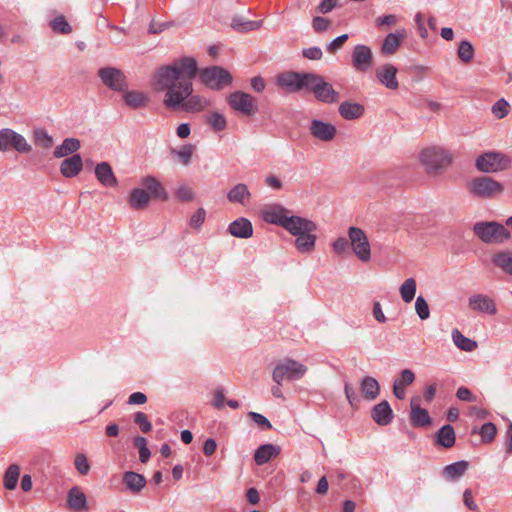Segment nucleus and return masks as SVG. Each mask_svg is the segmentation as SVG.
<instances>
[{
  "label": "nucleus",
  "instance_id": "obj_1",
  "mask_svg": "<svg viewBox=\"0 0 512 512\" xmlns=\"http://www.w3.org/2000/svg\"><path fill=\"white\" fill-rule=\"evenodd\" d=\"M198 64L193 57H182L169 65L159 67L153 84L157 91H166L163 103L169 109H183L186 112L201 111L207 102L199 95H193L192 80L198 74Z\"/></svg>",
  "mask_w": 512,
  "mask_h": 512
},
{
  "label": "nucleus",
  "instance_id": "obj_2",
  "mask_svg": "<svg viewBox=\"0 0 512 512\" xmlns=\"http://www.w3.org/2000/svg\"><path fill=\"white\" fill-rule=\"evenodd\" d=\"M143 188H134L128 197V204L133 210H144L150 200L167 201L169 195L163 185L154 176L147 175L141 179Z\"/></svg>",
  "mask_w": 512,
  "mask_h": 512
},
{
  "label": "nucleus",
  "instance_id": "obj_3",
  "mask_svg": "<svg viewBox=\"0 0 512 512\" xmlns=\"http://www.w3.org/2000/svg\"><path fill=\"white\" fill-rule=\"evenodd\" d=\"M474 234L486 244H501L511 238L504 225L496 221H480L473 225Z\"/></svg>",
  "mask_w": 512,
  "mask_h": 512
},
{
  "label": "nucleus",
  "instance_id": "obj_4",
  "mask_svg": "<svg viewBox=\"0 0 512 512\" xmlns=\"http://www.w3.org/2000/svg\"><path fill=\"white\" fill-rule=\"evenodd\" d=\"M307 371V366L292 358L286 357L275 365L272 373V379L276 384L281 385L284 380H300Z\"/></svg>",
  "mask_w": 512,
  "mask_h": 512
},
{
  "label": "nucleus",
  "instance_id": "obj_5",
  "mask_svg": "<svg viewBox=\"0 0 512 512\" xmlns=\"http://www.w3.org/2000/svg\"><path fill=\"white\" fill-rule=\"evenodd\" d=\"M201 82L208 88L220 91L230 86L233 81L231 73L222 66H210L203 68L199 74Z\"/></svg>",
  "mask_w": 512,
  "mask_h": 512
},
{
  "label": "nucleus",
  "instance_id": "obj_6",
  "mask_svg": "<svg viewBox=\"0 0 512 512\" xmlns=\"http://www.w3.org/2000/svg\"><path fill=\"white\" fill-rule=\"evenodd\" d=\"M306 90L312 92L317 101L325 104L336 103L340 98L339 93L333 86L316 73H311Z\"/></svg>",
  "mask_w": 512,
  "mask_h": 512
},
{
  "label": "nucleus",
  "instance_id": "obj_7",
  "mask_svg": "<svg viewBox=\"0 0 512 512\" xmlns=\"http://www.w3.org/2000/svg\"><path fill=\"white\" fill-rule=\"evenodd\" d=\"M469 192L478 198H491L504 190L503 185L489 176H479L467 184Z\"/></svg>",
  "mask_w": 512,
  "mask_h": 512
},
{
  "label": "nucleus",
  "instance_id": "obj_8",
  "mask_svg": "<svg viewBox=\"0 0 512 512\" xmlns=\"http://www.w3.org/2000/svg\"><path fill=\"white\" fill-rule=\"evenodd\" d=\"M511 160L501 152H485L477 157L476 168L483 173H494L503 171L509 167Z\"/></svg>",
  "mask_w": 512,
  "mask_h": 512
},
{
  "label": "nucleus",
  "instance_id": "obj_9",
  "mask_svg": "<svg viewBox=\"0 0 512 512\" xmlns=\"http://www.w3.org/2000/svg\"><path fill=\"white\" fill-rule=\"evenodd\" d=\"M311 78V72L286 71L276 77V84L289 93L306 89Z\"/></svg>",
  "mask_w": 512,
  "mask_h": 512
},
{
  "label": "nucleus",
  "instance_id": "obj_10",
  "mask_svg": "<svg viewBox=\"0 0 512 512\" xmlns=\"http://www.w3.org/2000/svg\"><path fill=\"white\" fill-rule=\"evenodd\" d=\"M11 149L18 153H30L32 146L20 133L10 128H3L0 130V151L7 152Z\"/></svg>",
  "mask_w": 512,
  "mask_h": 512
},
{
  "label": "nucleus",
  "instance_id": "obj_11",
  "mask_svg": "<svg viewBox=\"0 0 512 512\" xmlns=\"http://www.w3.org/2000/svg\"><path fill=\"white\" fill-rule=\"evenodd\" d=\"M420 160L429 173L437 172L451 163L447 151L438 147L424 149L420 154Z\"/></svg>",
  "mask_w": 512,
  "mask_h": 512
},
{
  "label": "nucleus",
  "instance_id": "obj_12",
  "mask_svg": "<svg viewBox=\"0 0 512 512\" xmlns=\"http://www.w3.org/2000/svg\"><path fill=\"white\" fill-rule=\"evenodd\" d=\"M348 237L353 253L360 261L368 262L371 258V248L364 230L352 226L348 229Z\"/></svg>",
  "mask_w": 512,
  "mask_h": 512
},
{
  "label": "nucleus",
  "instance_id": "obj_13",
  "mask_svg": "<svg viewBox=\"0 0 512 512\" xmlns=\"http://www.w3.org/2000/svg\"><path fill=\"white\" fill-rule=\"evenodd\" d=\"M229 106L242 115L253 116L258 107L253 96L243 91H235L227 97Z\"/></svg>",
  "mask_w": 512,
  "mask_h": 512
},
{
  "label": "nucleus",
  "instance_id": "obj_14",
  "mask_svg": "<svg viewBox=\"0 0 512 512\" xmlns=\"http://www.w3.org/2000/svg\"><path fill=\"white\" fill-rule=\"evenodd\" d=\"M98 77L106 87L113 91L124 92L128 87L125 74L118 68H100L98 70Z\"/></svg>",
  "mask_w": 512,
  "mask_h": 512
},
{
  "label": "nucleus",
  "instance_id": "obj_15",
  "mask_svg": "<svg viewBox=\"0 0 512 512\" xmlns=\"http://www.w3.org/2000/svg\"><path fill=\"white\" fill-rule=\"evenodd\" d=\"M468 306L471 310L486 313L488 315H495L497 313V306L495 301L488 295L477 293L468 298Z\"/></svg>",
  "mask_w": 512,
  "mask_h": 512
},
{
  "label": "nucleus",
  "instance_id": "obj_16",
  "mask_svg": "<svg viewBox=\"0 0 512 512\" xmlns=\"http://www.w3.org/2000/svg\"><path fill=\"white\" fill-rule=\"evenodd\" d=\"M285 221L283 228L294 236H298L304 232H315L317 230L315 222L300 216L291 215L290 218Z\"/></svg>",
  "mask_w": 512,
  "mask_h": 512
},
{
  "label": "nucleus",
  "instance_id": "obj_17",
  "mask_svg": "<svg viewBox=\"0 0 512 512\" xmlns=\"http://www.w3.org/2000/svg\"><path fill=\"white\" fill-rule=\"evenodd\" d=\"M351 58L357 71H366L372 64V51L367 45L358 44L354 47Z\"/></svg>",
  "mask_w": 512,
  "mask_h": 512
},
{
  "label": "nucleus",
  "instance_id": "obj_18",
  "mask_svg": "<svg viewBox=\"0 0 512 512\" xmlns=\"http://www.w3.org/2000/svg\"><path fill=\"white\" fill-rule=\"evenodd\" d=\"M290 211L280 204L266 206L262 211L263 219L270 224L283 227L286 219L290 218Z\"/></svg>",
  "mask_w": 512,
  "mask_h": 512
},
{
  "label": "nucleus",
  "instance_id": "obj_19",
  "mask_svg": "<svg viewBox=\"0 0 512 512\" xmlns=\"http://www.w3.org/2000/svg\"><path fill=\"white\" fill-rule=\"evenodd\" d=\"M309 130L313 137L325 142L333 140L337 133L334 125L318 119L311 121Z\"/></svg>",
  "mask_w": 512,
  "mask_h": 512
},
{
  "label": "nucleus",
  "instance_id": "obj_20",
  "mask_svg": "<svg viewBox=\"0 0 512 512\" xmlns=\"http://www.w3.org/2000/svg\"><path fill=\"white\" fill-rule=\"evenodd\" d=\"M393 417V410L386 400L374 405L371 409V418L380 426L389 425L392 422Z\"/></svg>",
  "mask_w": 512,
  "mask_h": 512
},
{
  "label": "nucleus",
  "instance_id": "obj_21",
  "mask_svg": "<svg viewBox=\"0 0 512 512\" xmlns=\"http://www.w3.org/2000/svg\"><path fill=\"white\" fill-rule=\"evenodd\" d=\"M398 69L392 64H385L376 71L378 81L386 88L395 90L399 87L397 81Z\"/></svg>",
  "mask_w": 512,
  "mask_h": 512
},
{
  "label": "nucleus",
  "instance_id": "obj_22",
  "mask_svg": "<svg viewBox=\"0 0 512 512\" xmlns=\"http://www.w3.org/2000/svg\"><path fill=\"white\" fill-rule=\"evenodd\" d=\"M410 422L413 427H425L432 423L428 411L420 407L418 398L411 399Z\"/></svg>",
  "mask_w": 512,
  "mask_h": 512
},
{
  "label": "nucleus",
  "instance_id": "obj_23",
  "mask_svg": "<svg viewBox=\"0 0 512 512\" xmlns=\"http://www.w3.org/2000/svg\"><path fill=\"white\" fill-rule=\"evenodd\" d=\"M407 33L405 29L396 30L393 33H389L381 46V52L384 55H393L400 47L403 40L406 38Z\"/></svg>",
  "mask_w": 512,
  "mask_h": 512
},
{
  "label": "nucleus",
  "instance_id": "obj_24",
  "mask_svg": "<svg viewBox=\"0 0 512 512\" xmlns=\"http://www.w3.org/2000/svg\"><path fill=\"white\" fill-rule=\"evenodd\" d=\"M83 169L82 157L79 154L65 158L60 164V172L66 178L76 177Z\"/></svg>",
  "mask_w": 512,
  "mask_h": 512
},
{
  "label": "nucleus",
  "instance_id": "obj_25",
  "mask_svg": "<svg viewBox=\"0 0 512 512\" xmlns=\"http://www.w3.org/2000/svg\"><path fill=\"white\" fill-rule=\"evenodd\" d=\"M415 381V374L410 369H404L400 373V377L393 382V394L397 399L403 400L406 396V386L411 385Z\"/></svg>",
  "mask_w": 512,
  "mask_h": 512
},
{
  "label": "nucleus",
  "instance_id": "obj_26",
  "mask_svg": "<svg viewBox=\"0 0 512 512\" xmlns=\"http://www.w3.org/2000/svg\"><path fill=\"white\" fill-rule=\"evenodd\" d=\"M228 231L234 237L247 239L253 234V226L247 218L240 217L229 224Z\"/></svg>",
  "mask_w": 512,
  "mask_h": 512
},
{
  "label": "nucleus",
  "instance_id": "obj_27",
  "mask_svg": "<svg viewBox=\"0 0 512 512\" xmlns=\"http://www.w3.org/2000/svg\"><path fill=\"white\" fill-rule=\"evenodd\" d=\"M95 176L105 187H115L118 183L112 167L108 162H101L96 165Z\"/></svg>",
  "mask_w": 512,
  "mask_h": 512
},
{
  "label": "nucleus",
  "instance_id": "obj_28",
  "mask_svg": "<svg viewBox=\"0 0 512 512\" xmlns=\"http://www.w3.org/2000/svg\"><path fill=\"white\" fill-rule=\"evenodd\" d=\"M338 112L345 120H356L363 116L365 108L360 103L344 101L339 105Z\"/></svg>",
  "mask_w": 512,
  "mask_h": 512
},
{
  "label": "nucleus",
  "instance_id": "obj_29",
  "mask_svg": "<svg viewBox=\"0 0 512 512\" xmlns=\"http://www.w3.org/2000/svg\"><path fill=\"white\" fill-rule=\"evenodd\" d=\"M123 483L130 492L138 494L146 486L147 480L142 474L126 471L123 474Z\"/></svg>",
  "mask_w": 512,
  "mask_h": 512
},
{
  "label": "nucleus",
  "instance_id": "obj_30",
  "mask_svg": "<svg viewBox=\"0 0 512 512\" xmlns=\"http://www.w3.org/2000/svg\"><path fill=\"white\" fill-rule=\"evenodd\" d=\"M360 391L362 396L367 400H375L380 394L379 382L371 376H365L360 381Z\"/></svg>",
  "mask_w": 512,
  "mask_h": 512
},
{
  "label": "nucleus",
  "instance_id": "obj_31",
  "mask_svg": "<svg viewBox=\"0 0 512 512\" xmlns=\"http://www.w3.org/2000/svg\"><path fill=\"white\" fill-rule=\"evenodd\" d=\"M280 447L274 444H263L254 453V461L257 465H264L280 453Z\"/></svg>",
  "mask_w": 512,
  "mask_h": 512
},
{
  "label": "nucleus",
  "instance_id": "obj_32",
  "mask_svg": "<svg viewBox=\"0 0 512 512\" xmlns=\"http://www.w3.org/2000/svg\"><path fill=\"white\" fill-rule=\"evenodd\" d=\"M263 24V20H247L242 16L234 15L231 19V28L238 33H247L258 30Z\"/></svg>",
  "mask_w": 512,
  "mask_h": 512
},
{
  "label": "nucleus",
  "instance_id": "obj_33",
  "mask_svg": "<svg viewBox=\"0 0 512 512\" xmlns=\"http://www.w3.org/2000/svg\"><path fill=\"white\" fill-rule=\"evenodd\" d=\"M456 441L455 431L452 425L446 424L442 426L436 433L435 443L443 448H451Z\"/></svg>",
  "mask_w": 512,
  "mask_h": 512
},
{
  "label": "nucleus",
  "instance_id": "obj_34",
  "mask_svg": "<svg viewBox=\"0 0 512 512\" xmlns=\"http://www.w3.org/2000/svg\"><path fill=\"white\" fill-rule=\"evenodd\" d=\"M68 506L71 510L79 512L87 508L86 495L78 486L72 487L68 492Z\"/></svg>",
  "mask_w": 512,
  "mask_h": 512
},
{
  "label": "nucleus",
  "instance_id": "obj_35",
  "mask_svg": "<svg viewBox=\"0 0 512 512\" xmlns=\"http://www.w3.org/2000/svg\"><path fill=\"white\" fill-rule=\"evenodd\" d=\"M80 147L81 143L77 138H66L61 145L55 148L53 155L55 158H63L75 154Z\"/></svg>",
  "mask_w": 512,
  "mask_h": 512
},
{
  "label": "nucleus",
  "instance_id": "obj_36",
  "mask_svg": "<svg viewBox=\"0 0 512 512\" xmlns=\"http://www.w3.org/2000/svg\"><path fill=\"white\" fill-rule=\"evenodd\" d=\"M123 99L127 106L138 109L147 106L149 98L141 91H124Z\"/></svg>",
  "mask_w": 512,
  "mask_h": 512
},
{
  "label": "nucleus",
  "instance_id": "obj_37",
  "mask_svg": "<svg viewBox=\"0 0 512 512\" xmlns=\"http://www.w3.org/2000/svg\"><path fill=\"white\" fill-rule=\"evenodd\" d=\"M492 263L504 273L512 276V251L504 250L492 256Z\"/></svg>",
  "mask_w": 512,
  "mask_h": 512
},
{
  "label": "nucleus",
  "instance_id": "obj_38",
  "mask_svg": "<svg viewBox=\"0 0 512 512\" xmlns=\"http://www.w3.org/2000/svg\"><path fill=\"white\" fill-rule=\"evenodd\" d=\"M316 239L314 232H304L296 236L294 244L300 253H309L314 250Z\"/></svg>",
  "mask_w": 512,
  "mask_h": 512
},
{
  "label": "nucleus",
  "instance_id": "obj_39",
  "mask_svg": "<svg viewBox=\"0 0 512 512\" xmlns=\"http://www.w3.org/2000/svg\"><path fill=\"white\" fill-rule=\"evenodd\" d=\"M468 468V462L465 460L457 461L449 464L443 469V476L447 480H457L464 475Z\"/></svg>",
  "mask_w": 512,
  "mask_h": 512
},
{
  "label": "nucleus",
  "instance_id": "obj_40",
  "mask_svg": "<svg viewBox=\"0 0 512 512\" xmlns=\"http://www.w3.org/2000/svg\"><path fill=\"white\" fill-rule=\"evenodd\" d=\"M251 193L246 184L239 183L235 185L227 194V198L231 203L245 204L249 200Z\"/></svg>",
  "mask_w": 512,
  "mask_h": 512
},
{
  "label": "nucleus",
  "instance_id": "obj_41",
  "mask_svg": "<svg viewBox=\"0 0 512 512\" xmlns=\"http://www.w3.org/2000/svg\"><path fill=\"white\" fill-rule=\"evenodd\" d=\"M452 340L455 346L462 351L471 352L477 348V342L464 336L458 329L452 331Z\"/></svg>",
  "mask_w": 512,
  "mask_h": 512
},
{
  "label": "nucleus",
  "instance_id": "obj_42",
  "mask_svg": "<svg viewBox=\"0 0 512 512\" xmlns=\"http://www.w3.org/2000/svg\"><path fill=\"white\" fill-rule=\"evenodd\" d=\"M33 142L37 147L45 150H49L54 144L53 137L44 128L33 130Z\"/></svg>",
  "mask_w": 512,
  "mask_h": 512
},
{
  "label": "nucleus",
  "instance_id": "obj_43",
  "mask_svg": "<svg viewBox=\"0 0 512 512\" xmlns=\"http://www.w3.org/2000/svg\"><path fill=\"white\" fill-rule=\"evenodd\" d=\"M417 284L414 278L406 279L399 288L400 295L405 303H410L416 294Z\"/></svg>",
  "mask_w": 512,
  "mask_h": 512
},
{
  "label": "nucleus",
  "instance_id": "obj_44",
  "mask_svg": "<svg viewBox=\"0 0 512 512\" xmlns=\"http://www.w3.org/2000/svg\"><path fill=\"white\" fill-rule=\"evenodd\" d=\"M20 475V467L17 464H11L4 475V487L8 490L16 488Z\"/></svg>",
  "mask_w": 512,
  "mask_h": 512
},
{
  "label": "nucleus",
  "instance_id": "obj_45",
  "mask_svg": "<svg viewBox=\"0 0 512 512\" xmlns=\"http://www.w3.org/2000/svg\"><path fill=\"white\" fill-rule=\"evenodd\" d=\"M457 55L462 62H471L474 56V48L471 42L462 40L458 45Z\"/></svg>",
  "mask_w": 512,
  "mask_h": 512
},
{
  "label": "nucleus",
  "instance_id": "obj_46",
  "mask_svg": "<svg viewBox=\"0 0 512 512\" xmlns=\"http://www.w3.org/2000/svg\"><path fill=\"white\" fill-rule=\"evenodd\" d=\"M207 123L215 132H220L226 129L227 121L223 114L218 112H211L207 116Z\"/></svg>",
  "mask_w": 512,
  "mask_h": 512
},
{
  "label": "nucleus",
  "instance_id": "obj_47",
  "mask_svg": "<svg viewBox=\"0 0 512 512\" xmlns=\"http://www.w3.org/2000/svg\"><path fill=\"white\" fill-rule=\"evenodd\" d=\"M50 26L54 32L60 34H69L72 31L70 24L62 15L55 17L50 22Z\"/></svg>",
  "mask_w": 512,
  "mask_h": 512
},
{
  "label": "nucleus",
  "instance_id": "obj_48",
  "mask_svg": "<svg viewBox=\"0 0 512 512\" xmlns=\"http://www.w3.org/2000/svg\"><path fill=\"white\" fill-rule=\"evenodd\" d=\"M194 148V145L186 144L178 150L173 149L172 152L177 155L179 162H181L184 166H187L191 161Z\"/></svg>",
  "mask_w": 512,
  "mask_h": 512
},
{
  "label": "nucleus",
  "instance_id": "obj_49",
  "mask_svg": "<svg viewBox=\"0 0 512 512\" xmlns=\"http://www.w3.org/2000/svg\"><path fill=\"white\" fill-rule=\"evenodd\" d=\"M479 434L483 442L489 443L494 440L497 434V427L492 422H486L480 427Z\"/></svg>",
  "mask_w": 512,
  "mask_h": 512
},
{
  "label": "nucleus",
  "instance_id": "obj_50",
  "mask_svg": "<svg viewBox=\"0 0 512 512\" xmlns=\"http://www.w3.org/2000/svg\"><path fill=\"white\" fill-rule=\"evenodd\" d=\"M415 310L421 320H426L430 317L429 305L422 296L416 298Z\"/></svg>",
  "mask_w": 512,
  "mask_h": 512
},
{
  "label": "nucleus",
  "instance_id": "obj_51",
  "mask_svg": "<svg viewBox=\"0 0 512 512\" xmlns=\"http://www.w3.org/2000/svg\"><path fill=\"white\" fill-rule=\"evenodd\" d=\"M206 219V211L204 208H198L191 216L189 225L195 230H199Z\"/></svg>",
  "mask_w": 512,
  "mask_h": 512
},
{
  "label": "nucleus",
  "instance_id": "obj_52",
  "mask_svg": "<svg viewBox=\"0 0 512 512\" xmlns=\"http://www.w3.org/2000/svg\"><path fill=\"white\" fill-rule=\"evenodd\" d=\"M175 196L181 202H190L194 199L195 193L190 187L181 185L175 190Z\"/></svg>",
  "mask_w": 512,
  "mask_h": 512
},
{
  "label": "nucleus",
  "instance_id": "obj_53",
  "mask_svg": "<svg viewBox=\"0 0 512 512\" xmlns=\"http://www.w3.org/2000/svg\"><path fill=\"white\" fill-rule=\"evenodd\" d=\"M350 247V240L345 237L337 238L332 244L333 251L338 255L347 254Z\"/></svg>",
  "mask_w": 512,
  "mask_h": 512
},
{
  "label": "nucleus",
  "instance_id": "obj_54",
  "mask_svg": "<svg viewBox=\"0 0 512 512\" xmlns=\"http://www.w3.org/2000/svg\"><path fill=\"white\" fill-rule=\"evenodd\" d=\"M248 416L254 421V423L262 430L272 429L271 422L262 414L250 411Z\"/></svg>",
  "mask_w": 512,
  "mask_h": 512
},
{
  "label": "nucleus",
  "instance_id": "obj_55",
  "mask_svg": "<svg viewBox=\"0 0 512 512\" xmlns=\"http://www.w3.org/2000/svg\"><path fill=\"white\" fill-rule=\"evenodd\" d=\"M134 422L139 425L143 433H148L152 429V424L144 412H136L134 415Z\"/></svg>",
  "mask_w": 512,
  "mask_h": 512
},
{
  "label": "nucleus",
  "instance_id": "obj_56",
  "mask_svg": "<svg viewBox=\"0 0 512 512\" xmlns=\"http://www.w3.org/2000/svg\"><path fill=\"white\" fill-rule=\"evenodd\" d=\"M77 471L81 475H87L90 471V464L87 457L84 454H77L74 461Z\"/></svg>",
  "mask_w": 512,
  "mask_h": 512
},
{
  "label": "nucleus",
  "instance_id": "obj_57",
  "mask_svg": "<svg viewBox=\"0 0 512 512\" xmlns=\"http://www.w3.org/2000/svg\"><path fill=\"white\" fill-rule=\"evenodd\" d=\"M508 107V102L500 99L492 106V112L498 119H502L508 114Z\"/></svg>",
  "mask_w": 512,
  "mask_h": 512
},
{
  "label": "nucleus",
  "instance_id": "obj_58",
  "mask_svg": "<svg viewBox=\"0 0 512 512\" xmlns=\"http://www.w3.org/2000/svg\"><path fill=\"white\" fill-rule=\"evenodd\" d=\"M331 25V21L327 18L316 16L312 20V27L315 32L322 33L328 30Z\"/></svg>",
  "mask_w": 512,
  "mask_h": 512
},
{
  "label": "nucleus",
  "instance_id": "obj_59",
  "mask_svg": "<svg viewBox=\"0 0 512 512\" xmlns=\"http://www.w3.org/2000/svg\"><path fill=\"white\" fill-rule=\"evenodd\" d=\"M348 38V34H342L336 37L327 45V51L331 54H334L335 52L342 48V46L345 44Z\"/></svg>",
  "mask_w": 512,
  "mask_h": 512
},
{
  "label": "nucleus",
  "instance_id": "obj_60",
  "mask_svg": "<svg viewBox=\"0 0 512 512\" xmlns=\"http://www.w3.org/2000/svg\"><path fill=\"white\" fill-rule=\"evenodd\" d=\"M456 396L459 400L465 402H475L477 397L467 387L461 386L456 392Z\"/></svg>",
  "mask_w": 512,
  "mask_h": 512
},
{
  "label": "nucleus",
  "instance_id": "obj_61",
  "mask_svg": "<svg viewBox=\"0 0 512 512\" xmlns=\"http://www.w3.org/2000/svg\"><path fill=\"white\" fill-rule=\"evenodd\" d=\"M302 55L309 60H320L323 56V53L319 47L314 46L303 49Z\"/></svg>",
  "mask_w": 512,
  "mask_h": 512
},
{
  "label": "nucleus",
  "instance_id": "obj_62",
  "mask_svg": "<svg viewBox=\"0 0 512 512\" xmlns=\"http://www.w3.org/2000/svg\"><path fill=\"white\" fill-rule=\"evenodd\" d=\"M463 502L465 506L474 512H479L478 505L473 500V495L471 489H466L463 493Z\"/></svg>",
  "mask_w": 512,
  "mask_h": 512
},
{
  "label": "nucleus",
  "instance_id": "obj_63",
  "mask_svg": "<svg viewBox=\"0 0 512 512\" xmlns=\"http://www.w3.org/2000/svg\"><path fill=\"white\" fill-rule=\"evenodd\" d=\"M344 392H345V395H346V398H347L349 404L351 406H356L357 403L359 402V398L356 395V392H355L353 386L349 383H345Z\"/></svg>",
  "mask_w": 512,
  "mask_h": 512
},
{
  "label": "nucleus",
  "instance_id": "obj_64",
  "mask_svg": "<svg viewBox=\"0 0 512 512\" xmlns=\"http://www.w3.org/2000/svg\"><path fill=\"white\" fill-rule=\"evenodd\" d=\"M224 389L223 388H217L214 393V397L212 399V406L216 409H221L224 407Z\"/></svg>",
  "mask_w": 512,
  "mask_h": 512
}]
</instances>
